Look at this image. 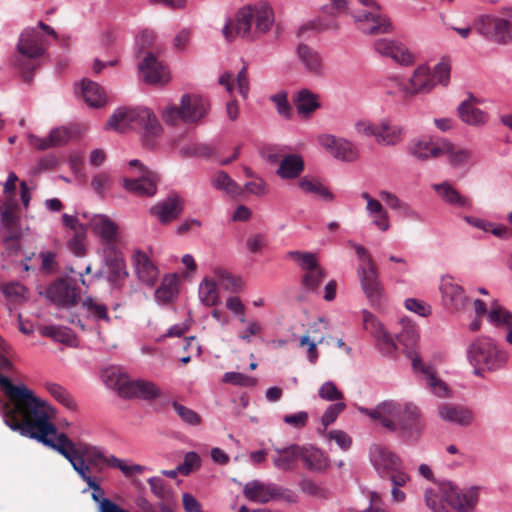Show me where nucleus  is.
I'll return each mask as SVG.
<instances>
[{
  "label": "nucleus",
  "mask_w": 512,
  "mask_h": 512,
  "mask_svg": "<svg viewBox=\"0 0 512 512\" xmlns=\"http://www.w3.org/2000/svg\"><path fill=\"white\" fill-rule=\"evenodd\" d=\"M12 431L35 439L57 451L72 465L79 477L92 489V499L100 504L101 512H128L113 501L104 498V490L93 473H101L105 466L119 469L126 477L141 474L144 467L128 465L114 455L104 454L98 447L87 443H75L65 433H59L51 421L50 407L46 402L29 415Z\"/></svg>",
  "instance_id": "1"
},
{
  "label": "nucleus",
  "mask_w": 512,
  "mask_h": 512,
  "mask_svg": "<svg viewBox=\"0 0 512 512\" xmlns=\"http://www.w3.org/2000/svg\"><path fill=\"white\" fill-rule=\"evenodd\" d=\"M424 499L433 512H471L478 502L477 488L462 492L452 483H441L436 489H426Z\"/></svg>",
  "instance_id": "6"
},
{
  "label": "nucleus",
  "mask_w": 512,
  "mask_h": 512,
  "mask_svg": "<svg viewBox=\"0 0 512 512\" xmlns=\"http://www.w3.org/2000/svg\"><path fill=\"white\" fill-rule=\"evenodd\" d=\"M319 397L327 401H338L343 399V393L338 390L336 385L331 382H325L318 391Z\"/></svg>",
  "instance_id": "58"
},
{
  "label": "nucleus",
  "mask_w": 512,
  "mask_h": 512,
  "mask_svg": "<svg viewBox=\"0 0 512 512\" xmlns=\"http://www.w3.org/2000/svg\"><path fill=\"white\" fill-rule=\"evenodd\" d=\"M210 109L208 101L199 95H183L180 106L169 105L162 113L163 120L170 125L196 123L205 117Z\"/></svg>",
  "instance_id": "9"
},
{
  "label": "nucleus",
  "mask_w": 512,
  "mask_h": 512,
  "mask_svg": "<svg viewBox=\"0 0 512 512\" xmlns=\"http://www.w3.org/2000/svg\"><path fill=\"white\" fill-rule=\"evenodd\" d=\"M0 388L6 398L2 405V417L11 430L45 403L25 384L16 385L1 374Z\"/></svg>",
  "instance_id": "4"
},
{
  "label": "nucleus",
  "mask_w": 512,
  "mask_h": 512,
  "mask_svg": "<svg viewBox=\"0 0 512 512\" xmlns=\"http://www.w3.org/2000/svg\"><path fill=\"white\" fill-rule=\"evenodd\" d=\"M222 381L235 386L250 387L257 383V379L239 372H227L223 375Z\"/></svg>",
  "instance_id": "55"
},
{
  "label": "nucleus",
  "mask_w": 512,
  "mask_h": 512,
  "mask_svg": "<svg viewBox=\"0 0 512 512\" xmlns=\"http://www.w3.org/2000/svg\"><path fill=\"white\" fill-rule=\"evenodd\" d=\"M409 357L411 358L413 369L425 376L431 391L438 397H446L448 395V387L436 377L433 367L425 365L416 353L410 352Z\"/></svg>",
  "instance_id": "27"
},
{
  "label": "nucleus",
  "mask_w": 512,
  "mask_h": 512,
  "mask_svg": "<svg viewBox=\"0 0 512 512\" xmlns=\"http://www.w3.org/2000/svg\"><path fill=\"white\" fill-rule=\"evenodd\" d=\"M159 176L156 172L143 168V174L136 179H123L124 188L136 196H153L157 192Z\"/></svg>",
  "instance_id": "21"
},
{
  "label": "nucleus",
  "mask_w": 512,
  "mask_h": 512,
  "mask_svg": "<svg viewBox=\"0 0 512 512\" xmlns=\"http://www.w3.org/2000/svg\"><path fill=\"white\" fill-rule=\"evenodd\" d=\"M182 210V198L172 193L166 199L154 205L151 208V213L157 216L161 223L166 224L178 218Z\"/></svg>",
  "instance_id": "25"
},
{
  "label": "nucleus",
  "mask_w": 512,
  "mask_h": 512,
  "mask_svg": "<svg viewBox=\"0 0 512 512\" xmlns=\"http://www.w3.org/2000/svg\"><path fill=\"white\" fill-rule=\"evenodd\" d=\"M444 138L436 140L430 137H420L412 139L407 152L419 161H428L441 157L442 142Z\"/></svg>",
  "instance_id": "20"
},
{
  "label": "nucleus",
  "mask_w": 512,
  "mask_h": 512,
  "mask_svg": "<svg viewBox=\"0 0 512 512\" xmlns=\"http://www.w3.org/2000/svg\"><path fill=\"white\" fill-rule=\"evenodd\" d=\"M325 277V272L321 267L314 268L305 272L303 275V284L310 290L316 289Z\"/></svg>",
  "instance_id": "56"
},
{
  "label": "nucleus",
  "mask_w": 512,
  "mask_h": 512,
  "mask_svg": "<svg viewBox=\"0 0 512 512\" xmlns=\"http://www.w3.org/2000/svg\"><path fill=\"white\" fill-rule=\"evenodd\" d=\"M172 406L183 422L192 426H196L201 423V417L194 410L176 401L172 403Z\"/></svg>",
  "instance_id": "54"
},
{
  "label": "nucleus",
  "mask_w": 512,
  "mask_h": 512,
  "mask_svg": "<svg viewBox=\"0 0 512 512\" xmlns=\"http://www.w3.org/2000/svg\"><path fill=\"white\" fill-rule=\"evenodd\" d=\"M81 93L84 101L90 107L100 108L107 103V96L104 89L98 83L91 80H82Z\"/></svg>",
  "instance_id": "37"
},
{
  "label": "nucleus",
  "mask_w": 512,
  "mask_h": 512,
  "mask_svg": "<svg viewBox=\"0 0 512 512\" xmlns=\"http://www.w3.org/2000/svg\"><path fill=\"white\" fill-rule=\"evenodd\" d=\"M63 225L73 231V236L68 242L70 251L75 256H83L85 254L84 240L86 238L87 227L80 223L76 216L63 214Z\"/></svg>",
  "instance_id": "26"
},
{
  "label": "nucleus",
  "mask_w": 512,
  "mask_h": 512,
  "mask_svg": "<svg viewBox=\"0 0 512 512\" xmlns=\"http://www.w3.org/2000/svg\"><path fill=\"white\" fill-rule=\"evenodd\" d=\"M300 459L312 471H322L328 467L327 457L315 447H301Z\"/></svg>",
  "instance_id": "43"
},
{
  "label": "nucleus",
  "mask_w": 512,
  "mask_h": 512,
  "mask_svg": "<svg viewBox=\"0 0 512 512\" xmlns=\"http://www.w3.org/2000/svg\"><path fill=\"white\" fill-rule=\"evenodd\" d=\"M477 32L498 44L512 42V22L497 17L481 16L475 21Z\"/></svg>",
  "instance_id": "13"
},
{
  "label": "nucleus",
  "mask_w": 512,
  "mask_h": 512,
  "mask_svg": "<svg viewBox=\"0 0 512 512\" xmlns=\"http://www.w3.org/2000/svg\"><path fill=\"white\" fill-rule=\"evenodd\" d=\"M440 292L444 306L452 312H463L468 304L469 298L463 288L457 284L453 277L444 276L441 279Z\"/></svg>",
  "instance_id": "14"
},
{
  "label": "nucleus",
  "mask_w": 512,
  "mask_h": 512,
  "mask_svg": "<svg viewBox=\"0 0 512 512\" xmlns=\"http://www.w3.org/2000/svg\"><path fill=\"white\" fill-rule=\"evenodd\" d=\"M46 296L56 305L69 308L77 304L79 291L68 279H58L49 285Z\"/></svg>",
  "instance_id": "16"
},
{
  "label": "nucleus",
  "mask_w": 512,
  "mask_h": 512,
  "mask_svg": "<svg viewBox=\"0 0 512 512\" xmlns=\"http://www.w3.org/2000/svg\"><path fill=\"white\" fill-rule=\"evenodd\" d=\"M271 100L275 103L278 113L286 118L291 115V106L287 100V94L280 92L271 97Z\"/></svg>",
  "instance_id": "63"
},
{
  "label": "nucleus",
  "mask_w": 512,
  "mask_h": 512,
  "mask_svg": "<svg viewBox=\"0 0 512 512\" xmlns=\"http://www.w3.org/2000/svg\"><path fill=\"white\" fill-rule=\"evenodd\" d=\"M45 389L49 394L65 408L69 410H76L77 404L71 394L61 385L54 382H46Z\"/></svg>",
  "instance_id": "47"
},
{
  "label": "nucleus",
  "mask_w": 512,
  "mask_h": 512,
  "mask_svg": "<svg viewBox=\"0 0 512 512\" xmlns=\"http://www.w3.org/2000/svg\"><path fill=\"white\" fill-rule=\"evenodd\" d=\"M135 266L139 279L149 287L155 285L159 271L146 253L137 251L134 255Z\"/></svg>",
  "instance_id": "33"
},
{
  "label": "nucleus",
  "mask_w": 512,
  "mask_h": 512,
  "mask_svg": "<svg viewBox=\"0 0 512 512\" xmlns=\"http://www.w3.org/2000/svg\"><path fill=\"white\" fill-rule=\"evenodd\" d=\"M0 234L5 243L16 241L21 237L19 217L12 205L1 208Z\"/></svg>",
  "instance_id": "24"
},
{
  "label": "nucleus",
  "mask_w": 512,
  "mask_h": 512,
  "mask_svg": "<svg viewBox=\"0 0 512 512\" xmlns=\"http://www.w3.org/2000/svg\"><path fill=\"white\" fill-rule=\"evenodd\" d=\"M467 357L475 372L479 374L481 371H496L503 368L509 355L498 347L492 338L479 337L468 346Z\"/></svg>",
  "instance_id": "8"
},
{
  "label": "nucleus",
  "mask_w": 512,
  "mask_h": 512,
  "mask_svg": "<svg viewBox=\"0 0 512 512\" xmlns=\"http://www.w3.org/2000/svg\"><path fill=\"white\" fill-rule=\"evenodd\" d=\"M82 306L95 319L109 321L107 307L104 304L96 301L91 297H88L83 300Z\"/></svg>",
  "instance_id": "53"
},
{
  "label": "nucleus",
  "mask_w": 512,
  "mask_h": 512,
  "mask_svg": "<svg viewBox=\"0 0 512 512\" xmlns=\"http://www.w3.org/2000/svg\"><path fill=\"white\" fill-rule=\"evenodd\" d=\"M488 321L495 327L506 330L505 340L512 346V313L494 301L490 305Z\"/></svg>",
  "instance_id": "32"
},
{
  "label": "nucleus",
  "mask_w": 512,
  "mask_h": 512,
  "mask_svg": "<svg viewBox=\"0 0 512 512\" xmlns=\"http://www.w3.org/2000/svg\"><path fill=\"white\" fill-rule=\"evenodd\" d=\"M199 299L208 307L215 306L219 301L218 283L210 278H204L199 285Z\"/></svg>",
  "instance_id": "46"
},
{
  "label": "nucleus",
  "mask_w": 512,
  "mask_h": 512,
  "mask_svg": "<svg viewBox=\"0 0 512 512\" xmlns=\"http://www.w3.org/2000/svg\"><path fill=\"white\" fill-rule=\"evenodd\" d=\"M138 68L145 82L149 84H165L169 81V71L156 54L148 51L139 62Z\"/></svg>",
  "instance_id": "17"
},
{
  "label": "nucleus",
  "mask_w": 512,
  "mask_h": 512,
  "mask_svg": "<svg viewBox=\"0 0 512 512\" xmlns=\"http://www.w3.org/2000/svg\"><path fill=\"white\" fill-rule=\"evenodd\" d=\"M410 480L411 477L408 473L388 479L391 483V502L393 504H401L406 500V494L401 490V487H404Z\"/></svg>",
  "instance_id": "48"
},
{
  "label": "nucleus",
  "mask_w": 512,
  "mask_h": 512,
  "mask_svg": "<svg viewBox=\"0 0 512 512\" xmlns=\"http://www.w3.org/2000/svg\"><path fill=\"white\" fill-rule=\"evenodd\" d=\"M49 42L35 27H27L19 35L16 53L11 59L26 83L33 79V72L40 66V59L46 55Z\"/></svg>",
  "instance_id": "5"
},
{
  "label": "nucleus",
  "mask_w": 512,
  "mask_h": 512,
  "mask_svg": "<svg viewBox=\"0 0 512 512\" xmlns=\"http://www.w3.org/2000/svg\"><path fill=\"white\" fill-rule=\"evenodd\" d=\"M357 271L362 289L370 304L375 308H380L383 300V288L378 279L376 266L370 268L359 266Z\"/></svg>",
  "instance_id": "19"
},
{
  "label": "nucleus",
  "mask_w": 512,
  "mask_h": 512,
  "mask_svg": "<svg viewBox=\"0 0 512 512\" xmlns=\"http://www.w3.org/2000/svg\"><path fill=\"white\" fill-rule=\"evenodd\" d=\"M384 87L389 95L400 96L404 100L411 98L409 83L399 77L387 78Z\"/></svg>",
  "instance_id": "49"
},
{
  "label": "nucleus",
  "mask_w": 512,
  "mask_h": 512,
  "mask_svg": "<svg viewBox=\"0 0 512 512\" xmlns=\"http://www.w3.org/2000/svg\"><path fill=\"white\" fill-rule=\"evenodd\" d=\"M460 119L471 126H483L488 121V114L472 105L470 101H464L458 107Z\"/></svg>",
  "instance_id": "42"
},
{
  "label": "nucleus",
  "mask_w": 512,
  "mask_h": 512,
  "mask_svg": "<svg viewBox=\"0 0 512 512\" xmlns=\"http://www.w3.org/2000/svg\"><path fill=\"white\" fill-rule=\"evenodd\" d=\"M90 226L93 233L99 236L102 244L114 250L117 242V224L105 215H95L90 220Z\"/></svg>",
  "instance_id": "23"
},
{
  "label": "nucleus",
  "mask_w": 512,
  "mask_h": 512,
  "mask_svg": "<svg viewBox=\"0 0 512 512\" xmlns=\"http://www.w3.org/2000/svg\"><path fill=\"white\" fill-rule=\"evenodd\" d=\"M408 83L411 98L417 94L429 93L436 85L432 71L426 65L418 66Z\"/></svg>",
  "instance_id": "29"
},
{
  "label": "nucleus",
  "mask_w": 512,
  "mask_h": 512,
  "mask_svg": "<svg viewBox=\"0 0 512 512\" xmlns=\"http://www.w3.org/2000/svg\"><path fill=\"white\" fill-rule=\"evenodd\" d=\"M369 458L378 476L383 480L407 473L402 459L387 447L373 445L370 448Z\"/></svg>",
  "instance_id": "11"
},
{
  "label": "nucleus",
  "mask_w": 512,
  "mask_h": 512,
  "mask_svg": "<svg viewBox=\"0 0 512 512\" xmlns=\"http://www.w3.org/2000/svg\"><path fill=\"white\" fill-rule=\"evenodd\" d=\"M308 413L305 412V411H300L298 413H295V414H287L283 417V421L290 425V426H293L295 428H303L306 426L307 422H308Z\"/></svg>",
  "instance_id": "64"
},
{
  "label": "nucleus",
  "mask_w": 512,
  "mask_h": 512,
  "mask_svg": "<svg viewBox=\"0 0 512 512\" xmlns=\"http://www.w3.org/2000/svg\"><path fill=\"white\" fill-rule=\"evenodd\" d=\"M362 413L379 420L383 427L397 432L407 443H416L425 430V419L417 405L411 402L385 401L375 409L359 408Z\"/></svg>",
  "instance_id": "2"
},
{
  "label": "nucleus",
  "mask_w": 512,
  "mask_h": 512,
  "mask_svg": "<svg viewBox=\"0 0 512 512\" xmlns=\"http://www.w3.org/2000/svg\"><path fill=\"white\" fill-rule=\"evenodd\" d=\"M318 142L337 159L353 162L359 157V151L356 146L346 139L336 138L330 134H323L318 137Z\"/></svg>",
  "instance_id": "18"
},
{
  "label": "nucleus",
  "mask_w": 512,
  "mask_h": 512,
  "mask_svg": "<svg viewBox=\"0 0 512 512\" xmlns=\"http://www.w3.org/2000/svg\"><path fill=\"white\" fill-rule=\"evenodd\" d=\"M446 155L448 163L453 168L464 166L471 158V151L454 145L447 139H443L441 156Z\"/></svg>",
  "instance_id": "40"
},
{
  "label": "nucleus",
  "mask_w": 512,
  "mask_h": 512,
  "mask_svg": "<svg viewBox=\"0 0 512 512\" xmlns=\"http://www.w3.org/2000/svg\"><path fill=\"white\" fill-rule=\"evenodd\" d=\"M298 58L305 69L314 75H320L323 71L322 58L317 51L306 44H300L297 48Z\"/></svg>",
  "instance_id": "38"
},
{
  "label": "nucleus",
  "mask_w": 512,
  "mask_h": 512,
  "mask_svg": "<svg viewBox=\"0 0 512 512\" xmlns=\"http://www.w3.org/2000/svg\"><path fill=\"white\" fill-rule=\"evenodd\" d=\"M273 9L266 3L241 8L234 19H230L223 28L227 41L236 36L255 40L266 34L274 24Z\"/></svg>",
  "instance_id": "3"
},
{
  "label": "nucleus",
  "mask_w": 512,
  "mask_h": 512,
  "mask_svg": "<svg viewBox=\"0 0 512 512\" xmlns=\"http://www.w3.org/2000/svg\"><path fill=\"white\" fill-rule=\"evenodd\" d=\"M346 408V404L344 402H336L328 406L325 412L322 415L321 422L326 429L329 425H331Z\"/></svg>",
  "instance_id": "57"
},
{
  "label": "nucleus",
  "mask_w": 512,
  "mask_h": 512,
  "mask_svg": "<svg viewBox=\"0 0 512 512\" xmlns=\"http://www.w3.org/2000/svg\"><path fill=\"white\" fill-rule=\"evenodd\" d=\"M218 284L227 291L238 292L242 289V280L240 277L232 275L231 273L219 270L216 273Z\"/></svg>",
  "instance_id": "51"
},
{
  "label": "nucleus",
  "mask_w": 512,
  "mask_h": 512,
  "mask_svg": "<svg viewBox=\"0 0 512 512\" xmlns=\"http://www.w3.org/2000/svg\"><path fill=\"white\" fill-rule=\"evenodd\" d=\"M276 484L263 483L257 480L248 482L244 487V495L251 501L266 503L274 500Z\"/></svg>",
  "instance_id": "35"
},
{
  "label": "nucleus",
  "mask_w": 512,
  "mask_h": 512,
  "mask_svg": "<svg viewBox=\"0 0 512 512\" xmlns=\"http://www.w3.org/2000/svg\"><path fill=\"white\" fill-rule=\"evenodd\" d=\"M71 131L65 127L53 129L49 136L40 138L38 136H30V144L38 150H46L50 147H57L68 143L71 138Z\"/></svg>",
  "instance_id": "31"
},
{
  "label": "nucleus",
  "mask_w": 512,
  "mask_h": 512,
  "mask_svg": "<svg viewBox=\"0 0 512 512\" xmlns=\"http://www.w3.org/2000/svg\"><path fill=\"white\" fill-rule=\"evenodd\" d=\"M375 50L386 57L392 58L401 65H411L415 61L414 55L401 42L390 39H379L374 43Z\"/></svg>",
  "instance_id": "22"
},
{
  "label": "nucleus",
  "mask_w": 512,
  "mask_h": 512,
  "mask_svg": "<svg viewBox=\"0 0 512 512\" xmlns=\"http://www.w3.org/2000/svg\"><path fill=\"white\" fill-rule=\"evenodd\" d=\"M418 339V331L414 325L404 326L403 331L398 335L397 340L407 348H413Z\"/></svg>",
  "instance_id": "59"
},
{
  "label": "nucleus",
  "mask_w": 512,
  "mask_h": 512,
  "mask_svg": "<svg viewBox=\"0 0 512 512\" xmlns=\"http://www.w3.org/2000/svg\"><path fill=\"white\" fill-rule=\"evenodd\" d=\"M294 103L298 114L304 118L309 117L320 107L318 96L308 89L299 91L294 98Z\"/></svg>",
  "instance_id": "41"
},
{
  "label": "nucleus",
  "mask_w": 512,
  "mask_h": 512,
  "mask_svg": "<svg viewBox=\"0 0 512 512\" xmlns=\"http://www.w3.org/2000/svg\"><path fill=\"white\" fill-rule=\"evenodd\" d=\"M404 136V129L392 123L389 119H383L378 123L376 142L384 146H395L399 144Z\"/></svg>",
  "instance_id": "34"
},
{
  "label": "nucleus",
  "mask_w": 512,
  "mask_h": 512,
  "mask_svg": "<svg viewBox=\"0 0 512 512\" xmlns=\"http://www.w3.org/2000/svg\"><path fill=\"white\" fill-rule=\"evenodd\" d=\"M155 34L153 31L144 30L137 36V46L139 53L145 56V53L152 51L154 54L160 52V48L155 44Z\"/></svg>",
  "instance_id": "50"
},
{
  "label": "nucleus",
  "mask_w": 512,
  "mask_h": 512,
  "mask_svg": "<svg viewBox=\"0 0 512 512\" xmlns=\"http://www.w3.org/2000/svg\"><path fill=\"white\" fill-rule=\"evenodd\" d=\"M432 188L444 202L452 206L459 208H469L471 206V201L467 197L461 195L458 190H456L447 181L439 184H433Z\"/></svg>",
  "instance_id": "36"
},
{
  "label": "nucleus",
  "mask_w": 512,
  "mask_h": 512,
  "mask_svg": "<svg viewBox=\"0 0 512 512\" xmlns=\"http://www.w3.org/2000/svg\"><path fill=\"white\" fill-rule=\"evenodd\" d=\"M287 255L296 261L305 272L320 267L315 255L310 252L290 251Z\"/></svg>",
  "instance_id": "52"
},
{
  "label": "nucleus",
  "mask_w": 512,
  "mask_h": 512,
  "mask_svg": "<svg viewBox=\"0 0 512 512\" xmlns=\"http://www.w3.org/2000/svg\"><path fill=\"white\" fill-rule=\"evenodd\" d=\"M108 373L109 378H115L113 386L122 398L152 402L160 399L163 395L161 388L153 381L146 379L132 380L117 369H111Z\"/></svg>",
  "instance_id": "10"
},
{
  "label": "nucleus",
  "mask_w": 512,
  "mask_h": 512,
  "mask_svg": "<svg viewBox=\"0 0 512 512\" xmlns=\"http://www.w3.org/2000/svg\"><path fill=\"white\" fill-rule=\"evenodd\" d=\"M275 454L272 456L274 466L282 471H291L296 467L300 459L301 446L296 444L285 448H274Z\"/></svg>",
  "instance_id": "30"
},
{
  "label": "nucleus",
  "mask_w": 512,
  "mask_h": 512,
  "mask_svg": "<svg viewBox=\"0 0 512 512\" xmlns=\"http://www.w3.org/2000/svg\"><path fill=\"white\" fill-rule=\"evenodd\" d=\"M211 184L217 190L233 197L243 193V189L225 171H218L212 178Z\"/></svg>",
  "instance_id": "45"
},
{
  "label": "nucleus",
  "mask_w": 512,
  "mask_h": 512,
  "mask_svg": "<svg viewBox=\"0 0 512 512\" xmlns=\"http://www.w3.org/2000/svg\"><path fill=\"white\" fill-rule=\"evenodd\" d=\"M363 325L375 339L380 351L386 355H393L397 350L395 340L378 319L370 312H363Z\"/></svg>",
  "instance_id": "15"
},
{
  "label": "nucleus",
  "mask_w": 512,
  "mask_h": 512,
  "mask_svg": "<svg viewBox=\"0 0 512 512\" xmlns=\"http://www.w3.org/2000/svg\"><path fill=\"white\" fill-rule=\"evenodd\" d=\"M298 186L303 192L312 194L325 202H331L334 199L333 193L315 178L304 176L299 179Z\"/></svg>",
  "instance_id": "44"
},
{
  "label": "nucleus",
  "mask_w": 512,
  "mask_h": 512,
  "mask_svg": "<svg viewBox=\"0 0 512 512\" xmlns=\"http://www.w3.org/2000/svg\"><path fill=\"white\" fill-rule=\"evenodd\" d=\"M450 70L451 67L446 61H441L435 65L432 75L434 76L436 83L447 85L450 79Z\"/></svg>",
  "instance_id": "60"
},
{
  "label": "nucleus",
  "mask_w": 512,
  "mask_h": 512,
  "mask_svg": "<svg viewBox=\"0 0 512 512\" xmlns=\"http://www.w3.org/2000/svg\"><path fill=\"white\" fill-rule=\"evenodd\" d=\"M106 128L120 133L128 129H143V142L148 147L154 146V138L162 131L160 123L148 108H119L107 121Z\"/></svg>",
  "instance_id": "7"
},
{
  "label": "nucleus",
  "mask_w": 512,
  "mask_h": 512,
  "mask_svg": "<svg viewBox=\"0 0 512 512\" xmlns=\"http://www.w3.org/2000/svg\"><path fill=\"white\" fill-rule=\"evenodd\" d=\"M439 417L446 422L468 426L473 421L472 411L462 405L443 403L438 407Z\"/></svg>",
  "instance_id": "28"
},
{
  "label": "nucleus",
  "mask_w": 512,
  "mask_h": 512,
  "mask_svg": "<svg viewBox=\"0 0 512 512\" xmlns=\"http://www.w3.org/2000/svg\"><path fill=\"white\" fill-rule=\"evenodd\" d=\"M304 168L305 164L300 155H286L280 160L277 175L282 179H295L303 172Z\"/></svg>",
  "instance_id": "39"
},
{
  "label": "nucleus",
  "mask_w": 512,
  "mask_h": 512,
  "mask_svg": "<svg viewBox=\"0 0 512 512\" xmlns=\"http://www.w3.org/2000/svg\"><path fill=\"white\" fill-rule=\"evenodd\" d=\"M200 466V457L195 452H188L184 457L183 464L178 466V471L182 474H189L192 470Z\"/></svg>",
  "instance_id": "62"
},
{
  "label": "nucleus",
  "mask_w": 512,
  "mask_h": 512,
  "mask_svg": "<svg viewBox=\"0 0 512 512\" xmlns=\"http://www.w3.org/2000/svg\"><path fill=\"white\" fill-rule=\"evenodd\" d=\"M362 5L369 7L370 11L352 13L356 22L366 23L361 29L370 35L391 33L393 25L390 19L380 13V6L374 0H358Z\"/></svg>",
  "instance_id": "12"
},
{
  "label": "nucleus",
  "mask_w": 512,
  "mask_h": 512,
  "mask_svg": "<svg viewBox=\"0 0 512 512\" xmlns=\"http://www.w3.org/2000/svg\"><path fill=\"white\" fill-rule=\"evenodd\" d=\"M176 293L175 284L170 281L168 284L163 283L155 292L158 302L166 304L170 302Z\"/></svg>",
  "instance_id": "61"
}]
</instances>
